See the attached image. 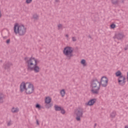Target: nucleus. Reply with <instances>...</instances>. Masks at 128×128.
<instances>
[{
	"label": "nucleus",
	"instance_id": "72a5a7b5",
	"mask_svg": "<svg viewBox=\"0 0 128 128\" xmlns=\"http://www.w3.org/2000/svg\"><path fill=\"white\" fill-rule=\"evenodd\" d=\"M124 128H128V126H125Z\"/></svg>",
	"mask_w": 128,
	"mask_h": 128
},
{
	"label": "nucleus",
	"instance_id": "f03ea898",
	"mask_svg": "<svg viewBox=\"0 0 128 128\" xmlns=\"http://www.w3.org/2000/svg\"><path fill=\"white\" fill-rule=\"evenodd\" d=\"M20 92L26 94H32L34 92V86L30 82H22L20 84Z\"/></svg>",
	"mask_w": 128,
	"mask_h": 128
},
{
	"label": "nucleus",
	"instance_id": "7c9ffc66",
	"mask_svg": "<svg viewBox=\"0 0 128 128\" xmlns=\"http://www.w3.org/2000/svg\"><path fill=\"white\" fill-rule=\"evenodd\" d=\"M65 36H66V38H68L70 36H69L68 34H66Z\"/></svg>",
	"mask_w": 128,
	"mask_h": 128
},
{
	"label": "nucleus",
	"instance_id": "bb28decb",
	"mask_svg": "<svg viewBox=\"0 0 128 128\" xmlns=\"http://www.w3.org/2000/svg\"><path fill=\"white\" fill-rule=\"evenodd\" d=\"M12 121H9L7 122V125L8 126H12Z\"/></svg>",
	"mask_w": 128,
	"mask_h": 128
},
{
	"label": "nucleus",
	"instance_id": "aec40b11",
	"mask_svg": "<svg viewBox=\"0 0 128 128\" xmlns=\"http://www.w3.org/2000/svg\"><path fill=\"white\" fill-rule=\"evenodd\" d=\"M116 116V112H112L110 114V118H115Z\"/></svg>",
	"mask_w": 128,
	"mask_h": 128
},
{
	"label": "nucleus",
	"instance_id": "ddd939ff",
	"mask_svg": "<svg viewBox=\"0 0 128 128\" xmlns=\"http://www.w3.org/2000/svg\"><path fill=\"white\" fill-rule=\"evenodd\" d=\"M60 95L61 96L62 98H64V96H65L66 94V90L62 89L61 90H60Z\"/></svg>",
	"mask_w": 128,
	"mask_h": 128
},
{
	"label": "nucleus",
	"instance_id": "39448f33",
	"mask_svg": "<svg viewBox=\"0 0 128 128\" xmlns=\"http://www.w3.org/2000/svg\"><path fill=\"white\" fill-rule=\"evenodd\" d=\"M62 52L65 56H66L68 58H70L73 56L74 48L67 46L64 48Z\"/></svg>",
	"mask_w": 128,
	"mask_h": 128
},
{
	"label": "nucleus",
	"instance_id": "1a4fd4ad",
	"mask_svg": "<svg viewBox=\"0 0 128 128\" xmlns=\"http://www.w3.org/2000/svg\"><path fill=\"white\" fill-rule=\"evenodd\" d=\"M124 38V34L122 33L116 34L114 36V38H117L118 40H122Z\"/></svg>",
	"mask_w": 128,
	"mask_h": 128
},
{
	"label": "nucleus",
	"instance_id": "6e6552de",
	"mask_svg": "<svg viewBox=\"0 0 128 128\" xmlns=\"http://www.w3.org/2000/svg\"><path fill=\"white\" fill-rule=\"evenodd\" d=\"M118 82L119 86H124L126 82V76H123L118 78Z\"/></svg>",
	"mask_w": 128,
	"mask_h": 128
},
{
	"label": "nucleus",
	"instance_id": "c756f323",
	"mask_svg": "<svg viewBox=\"0 0 128 128\" xmlns=\"http://www.w3.org/2000/svg\"><path fill=\"white\" fill-rule=\"evenodd\" d=\"M36 125L37 126H40V122H38V120H36Z\"/></svg>",
	"mask_w": 128,
	"mask_h": 128
},
{
	"label": "nucleus",
	"instance_id": "4468645a",
	"mask_svg": "<svg viewBox=\"0 0 128 128\" xmlns=\"http://www.w3.org/2000/svg\"><path fill=\"white\" fill-rule=\"evenodd\" d=\"M13 114H16L18 112H20V109L18 108L13 107L11 110Z\"/></svg>",
	"mask_w": 128,
	"mask_h": 128
},
{
	"label": "nucleus",
	"instance_id": "cd10ccee",
	"mask_svg": "<svg viewBox=\"0 0 128 128\" xmlns=\"http://www.w3.org/2000/svg\"><path fill=\"white\" fill-rule=\"evenodd\" d=\"M72 42H76V38L72 37Z\"/></svg>",
	"mask_w": 128,
	"mask_h": 128
},
{
	"label": "nucleus",
	"instance_id": "0eeeda50",
	"mask_svg": "<svg viewBox=\"0 0 128 128\" xmlns=\"http://www.w3.org/2000/svg\"><path fill=\"white\" fill-rule=\"evenodd\" d=\"M100 85L103 88H106L108 86V78L106 76H103L100 78Z\"/></svg>",
	"mask_w": 128,
	"mask_h": 128
},
{
	"label": "nucleus",
	"instance_id": "473e14b6",
	"mask_svg": "<svg viewBox=\"0 0 128 128\" xmlns=\"http://www.w3.org/2000/svg\"><path fill=\"white\" fill-rule=\"evenodd\" d=\"M125 50H128V46L124 48Z\"/></svg>",
	"mask_w": 128,
	"mask_h": 128
},
{
	"label": "nucleus",
	"instance_id": "6ab92c4d",
	"mask_svg": "<svg viewBox=\"0 0 128 128\" xmlns=\"http://www.w3.org/2000/svg\"><path fill=\"white\" fill-rule=\"evenodd\" d=\"M112 4H118L120 2V0H111Z\"/></svg>",
	"mask_w": 128,
	"mask_h": 128
},
{
	"label": "nucleus",
	"instance_id": "2eb2a0df",
	"mask_svg": "<svg viewBox=\"0 0 128 128\" xmlns=\"http://www.w3.org/2000/svg\"><path fill=\"white\" fill-rule=\"evenodd\" d=\"M12 66V63L8 62L4 66V68L5 70H8V68H10Z\"/></svg>",
	"mask_w": 128,
	"mask_h": 128
},
{
	"label": "nucleus",
	"instance_id": "c85d7f7f",
	"mask_svg": "<svg viewBox=\"0 0 128 128\" xmlns=\"http://www.w3.org/2000/svg\"><path fill=\"white\" fill-rule=\"evenodd\" d=\"M10 40L8 39L6 40V43H7L8 44H10Z\"/></svg>",
	"mask_w": 128,
	"mask_h": 128
},
{
	"label": "nucleus",
	"instance_id": "f3484780",
	"mask_svg": "<svg viewBox=\"0 0 128 128\" xmlns=\"http://www.w3.org/2000/svg\"><path fill=\"white\" fill-rule=\"evenodd\" d=\"M4 95L2 94H0V102H4Z\"/></svg>",
	"mask_w": 128,
	"mask_h": 128
},
{
	"label": "nucleus",
	"instance_id": "393cba45",
	"mask_svg": "<svg viewBox=\"0 0 128 128\" xmlns=\"http://www.w3.org/2000/svg\"><path fill=\"white\" fill-rule=\"evenodd\" d=\"M60 110L62 114H66V110H64V108H62Z\"/></svg>",
	"mask_w": 128,
	"mask_h": 128
},
{
	"label": "nucleus",
	"instance_id": "2f4dec72",
	"mask_svg": "<svg viewBox=\"0 0 128 128\" xmlns=\"http://www.w3.org/2000/svg\"><path fill=\"white\" fill-rule=\"evenodd\" d=\"M2 18V11L0 10V18Z\"/></svg>",
	"mask_w": 128,
	"mask_h": 128
},
{
	"label": "nucleus",
	"instance_id": "f257e3e1",
	"mask_svg": "<svg viewBox=\"0 0 128 128\" xmlns=\"http://www.w3.org/2000/svg\"><path fill=\"white\" fill-rule=\"evenodd\" d=\"M27 70L30 72H34L36 74H38L41 70L40 67L38 65L40 64V60L34 57L24 58Z\"/></svg>",
	"mask_w": 128,
	"mask_h": 128
},
{
	"label": "nucleus",
	"instance_id": "9d476101",
	"mask_svg": "<svg viewBox=\"0 0 128 128\" xmlns=\"http://www.w3.org/2000/svg\"><path fill=\"white\" fill-rule=\"evenodd\" d=\"M96 102V99L93 98L89 100L88 102L86 104L88 106H94Z\"/></svg>",
	"mask_w": 128,
	"mask_h": 128
},
{
	"label": "nucleus",
	"instance_id": "dca6fc26",
	"mask_svg": "<svg viewBox=\"0 0 128 128\" xmlns=\"http://www.w3.org/2000/svg\"><path fill=\"white\" fill-rule=\"evenodd\" d=\"M80 64L83 66H88V63H86V61L84 59L81 60Z\"/></svg>",
	"mask_w": 128,
	"mask_h": 128
},
{
	"label": "nucleus",
	"instance_id": "7ed1b4c3",
	"mask_svg": "<svg viewBox=\"0 0 128 128\" xmlns=\"http://www.w3.org/2000/svg\"><path fill=\"white\" fill-rule=\"evenodd\" d=\"M14 34H18L20 36H22L26 34V27L24 24L15 23L13 28Z\"/></svg>",
	"mask_w": 128,
	"mask_h": 128
},
{
	"label": "nucleus",
	"instance_id": "412c9836",
	"mask_svg": "<svg viewBox=\"0 0 128 128\" xmlns=\"http://www.w3.org/2000/svg\"><path fill=\"white\" fill-rule=\"evenodd\" d=\"M32 18H33V20H38V14H34L33 15V16H32Z\"/></svg>",
	"mask_w": 128,
	"mask_h": 128
},
{
	"label": "nucleus",
	"instance_id": "5701e85b",
	"mask_svg": "<svg viewBox=\"0 0 128 128\" xmlns=\"http://www.w3.org/2000/svg\"><path fill=\"white\" fill-rule=\"evenodd\" d=\"M32 0H26V3L27 4H32Z\"/></svg>",
	"mask_w": 128,
	"mask_h": 128
},
{
	"label": "nucleus",
	"instance_id": "a878e982",
	"mask_svg": "<svg viewBox=\"0 0 128 128\" xmlns=\"http://www.w3.org/2000/svg\"><path fill=\"white\" fill-rule=\"evenodd\" d=\"M36 108H38V110H40V104H36Z\"/></svg>",
	"mask_w": 128,
	"mask_h": 128
},
{
	"label": "nucleus",
	"instance_id": "f8f14e48",
	"mask_svg": "<svg viewBox=\"0 0 128 128\" xmlns=\"http://www.w3.org/2000/svg\"><path fill=\"white\" fill-rule=\"evenodd\" d=\"M115 76L116 78H120V76H123L122 73L120 70H118L115 72Z\"/></svg>",
	"mask_w": 128,
	"mask_h": 128
},
{
	"label": "nucleus",
	"instance_id": "20e7f679",
	"mask_svg": "<svg viewBox=\"0 0 128 128\" xmlns=\"http://www.w3.org/2000/svg\"><path fill=\"white\" fill-rule=\"evenodd\" d=\"M91 92L94 94H98L100 90V84L98 80H94L91 83Z\"/></svg>",
	"mask_w": 128,
	"mask_h": 128
},
{
	"label": "nucleus",
	"instance_id": "a211bd4d",
	"mask_svg": "<svg viewBox=\"0 0 128 128\" xmlns=\"http://www.w3.org/2000/svg\"><path fill=\"white\" fill-rule=\"evenodd\" d=\"M62 108L58 106H57V105L54 106L55 110L60 111L62 110Z\"/></svg>",
	"mask_w": 128,
	"mask_h": 128
},
{
	"label": "nucleus",
	"instance_id": "b1692460",
	"mask_svg": "<svg viewBox=\"0 0 128 128\" xmlns=\"http://www.w3.org/2000/svg\"><path fill=\"white\" fill-rule=\"evenodd\" d=\"M58 30H62V24H58Z\"/></svg>",
	"mask_w": 128,
	"mask_h": 128
},
{
	"label": "nucleus",
	"instance_id": "4be33fe9",
	"mask_svg": "<svg viewBox=\"0 0 128 128\" xmlns=\"http://www.w3.org/2000/svg\"><path fill=\"white\" fill-rule=\"evenodd\" d=\"M116 26L114 24H112L110 26V28L112 29L116 28Z\"/></svg>",
	"mask_w": 128,
	"mask_h": 128
},
{
	"label": "nucleus",
	"instance_id": "9b49d317",
	"mask_svg": "<svg viewBox=\"0 0 128 128\" xmlns=\"http://www.w3.org/2000/svg\"><path fill=\"white\" fill-rule=\"evenodd\" d=\"M52 102V97L50 96H46L45 98V104H49Z\"/></svg>",
	"mask_w": 128,
	"mask_h": 128
},
{
	"label": "nucleus",
	"instance_id": "423d86ee",
	"mask_svg": "<svg viewBox=\"0 0 128 128\" xmlns=\"http://www.w3.org/2000/svg\"><path fill=\"white\" fill-rule=\"evenodd\" d=\"M74 115L76 116V120L77 122H80L82 118L84 116V110L82 108H78L74 112Z\"/></svg>",
	"mask_w": 128,
	"mask_h": 128
}]
</instances>
